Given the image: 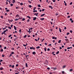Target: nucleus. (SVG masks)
I'll return each instance as SVG.
<instances>
[{"instance_id": "nucleus-23", "label": "nucleus", "mask_w": 74, "mask_h": 74, "mask_svg": "<svg viewBox=\"0 0 74 74\" xmlns=\"http://www.w3.org/2000/svg\"><path fill=\"white\" fill-rule=\"evenodd\" d=\"M11 36H12V34H10V35L9 36V37H11Z\"/></svg>"}, {"instance_id": "nucleus-33", "label": "nucleus", "mask_w": 74, "mask_h": 74, "mask_svg": "<svg viewBox=\"0 0 74 74\" xmlns=\"http://www.w3.org/2000/svg\"><path fill=\"white\" fill-rule=\"evenodd\" d=\"M66 34H67V35H69V34H70V33H69V32L67 33Z\"/></svg>"}, {"instance_id": "nucleus-48", "label": "nucleus", "mask_w": 74, "mask_h": 74, "mask_svg": "<svg viewBox=\"0 0 74 74\" xmlns=\"http://www.w3.org/2000/svg\"><path fill=\"white\" fill-rule=\"evenodd\" d=\"M45 51H47V49H46V48H45Z\"/></svg>"}, {"instance_id": "nucleus-62", "label": "nucleus", "mask_w": 74, "mask_h": 74, "mask_svg": "<svg viewBox=\"0 0 74 74\" xmlns=\"http://www.w3.org/2000/svg\"><path fill=\"white\" fill-rule=\"evenodd\" d=\"M1 18H3V16H1Z\"/></svg>"}, {"instance_id": "nucleus-63", "label": "nucleus", "mask_w": 74, "mask_h": 74, "mask_svg": "<svg viewBox=\"0 0 74 74\" xmlns=\"http://www.w3.org/2000/svg\"><path fill=\"white\" fill-rule=\"evenodd\" d=\"M8 22H11V20H8Z\"/></svg>"}, {"instance_id": "nucleus-10", "label": "nucleus", "mask_w": 74, "mask_h": 74, "mask_svg": "<svg viewBox=\"0 0 74 74\" xmlns=\"http://www.w3.org/2000/svg\"><path fill=\"white\" fill-rule=\"evenodd\" d=\"M14 27L15 30H16V27H15V26H14Z\"/></svg>"}, {"instance_id": "nucleus-21", "label": "nucleus", "mask_w": 74, "mask_h": 74, "mask_svg": "<svg viewBox=\"0 0 74 74\" xmlns=\"http://www.w3.org/2000/svg\"><path fill=\"white\" fill-rule=\"evenodd\" d=\"M13 1L12 2V3H15V0H12Z\"/></svg>"}, {"instance_id": "nucleus-45", "label": "nucleus", "mask_w": 74, "mask_h": 74, "mask_svg": "<svg viewBox=\"0 0 74 74\" xmlns=\"http://www.w3.org/2000/svg\"><path fill=\"white\" fill-rule=\"evenodd\" d=\"M70 47H68L67 48V49H70Z\"/></svg>"}, {"instance_id": "nucleus-60", "label": "nucleus", "mask_w": 74, "mask_h": 74, "mask_svg": "<svg viewBox=\"0 0 74 74\" xmlns=\"http://www.w3.org/2000/svg\"><path fill=\"white\" fill-rule=\"evenodd\" d=\"M70 21H73V19H72V18H70Z\"/></svg>"}, {"instance_id": "nucleus-57", "label": "nucleus", "mask_w": 74, "mask_h": 74, "mask_svg": "<svg viewBox=\"0 0 74 74\" xmlns=\"http://www.w3.org/2000/svg\"><path fill=\"white\" fill-rule=\"evenodd\" d=\"M45 11V9H43L42 10V11Z\"/></svg>"}, {"instance_id": "nucleus-26", "label": "nucleus", "mask_w": 74, "mask_h": 74, "mask_svg": "<svg viewBox=\"0 0 74 74\" xmlns=\"http://www.w3.org/2000/svg\"><path fill=\"white\" fill-rule=\"evenodd\" d=\"M44 40H45V39H44V38H43V39L42 40V41H41L42 42H43V41H44Z\"/></svg>"}, {"instance_id": "nucleus-31", "label": "nucleus", "mask_w": 74, "mask_h": 74, "mask_svg": "<svg viewBox=\"0 0 74 74\" xmlns=\"http://www.w3.org/2000/svg\"><path fill=\"white\" fill-rule=\"evenodd\" d=\"M3 68H0V70H3Z\"/></svg>"}, {"instance_id": "nucleus-7", "label": "nucleus", "mask_w": 74, "mask_h": 74, "mask_svg": "<svg viewBox=\"0 0 74 74\" xmlns=\"http://www.w3.org/2000/svg\"><path fill=\"white\" fill-rule=\"evenodd\" d=\"M59 30L60 32V33H61L62 32V30H61L60 28H59Z\"/></svg>"}, {"instance_id": "nucleus-51", "label": "nucleus", "mask_w": 74, "mask_h": 74, "mask_svg": "<svg viewBox=\"0 0 74 74\" xmlns=\"http://www.w3.org/2000/svg\"><path fill=\"white\" fill-rule=\"evenodd\" d=\"M23 46H24V47H26V45L23 44Z\"/></svg>"}, {"instance_id": "nucleus-4", "label": "nucleus", "mask_w": 74, "mask_h": 74, "mask_svg": "<svg viewBox=\"0 0 74 74\" xmlns=\"http://www.w3.org/2000/svg\"><path fill=\"white\" fill-rule=\"evenodd\" d=\"M36 19H37V18L36 17H34V19H33V20L35 21L36 20Z\"/></svg>"}, {"instance_id": "nucleus-8", "label": "nucleus", "mask_w": 74, "mask_h": 74, "mask_svg": "<svg viewBox=\"0 0 74 74\" xmlns=\"http://www.w3.org/2000/svg\"><path fill=\"white\" fill-rule=\"evenodd\" d=\"M25 18H24L22 19V21H25Z\"/></svg>"}, {"instance_id": "nucleus-61", "label": "nucleus", "mask_w": 74, "mask_h": 74, "mask_svg": "<svg viewBox=\"0 0 74 74\" xmlns=\"http://www.w3.org/2000/svg\"><path fill=\"white\" fill-rule=\"evenodd\" d=\"M55 37H52V39H55Z\"/></svg>"}, {"instance_id": "nucleus-28", "label": "nucleus", "mask_w": 74, "mask_h": 74, "mask_svg": "<svg viewBox=\"0 0 74 74\" xmlns=\"http://www.w3.org/2000/svg\"><path fill=\"white\" fill-rule=\"evenodd\" d=\"M70 33H73V31L71 30L70 31Z\"/></svg>"}, {"instance_id": "nucleus-2", "label": "nucleus", "mask_w": 74, "mask_h": 74, "mask_svg": "<svg viewBox=\"0 0 74 74\" xmlns=\"http://www.w3.org/2000/svg\"><path fill=\"white\" fill-rule=\"evenodd\" d=\"M27 18H29V19H31V17H30L29 16H27Z\"/></svg>"}, {"instance_id": "nucleus-58", "label": "nucleus", "mask_w": 74, "mask_h": 74, "mask_svg": "<svg viewBox=\"0 0 74 74\" xmlns=\"http://www.w3.org/2000/svg\"><path fill=\"white\" fill-rule=\"evenodd\" d=\"M71 23H73V22H74V21L72 20V21H71Z\"/></svg>"}, {"instance_id": "nucleus-9", "label": "nucleus", "mask_w": 74, "mask_h": 74, "mask_svg": "<svg viewBox=\"0 0 74 74\" xmlns=\"http://www.w3.org/2000/svg\"><path fill=\"white\" fill-rule=\"evenodd\" d=\"M40 19L42 21H43V20H44V18H41Z\"/></svg>"}, {"instance_id": "nucleus-46", "label": "nucleus", "mask_w": 74, "mask_h": 74, "mask_svg": "<svg viewBox=\"0 0 74 74\" xmlns=\"http://www.w3.org/2000/svg\"><path fill=\"white\" fill-rule=\"evenodd\" d=\"M11 53L12 54H14V52H12Z\"/></svg>"}, {"instance_id": "nucleus-49", "label": "nucleus", "mask_w": 74, "mask_h": 74, "mask_svg": "<svg viewBox=\"0 0 74 74\" xmlns=\"http://www.w3.org/2000/svg\"><path fill=\"white\" fill-rule=\"evenodd\" d=\"M35 41H38V40H37V39H35Z\"/></svg>"}, {"instance_id": "nucleus-53", "label": "nucleus", "mask_w": 74, "mask_h": 74, "mask_svg": "<svg viewBox=\"0 0 74 74\" xmlns=\"http://www.w3.org/2000/svg\"><path fill=\"white\" fill-rule=\"evenodd\" d=\"M62 73L63 74H64V71H62Z\"/></svg>"}, {"instance_id": "nucleus-14", "label": "nucleus", "mask_w": 74, "mask_h": 74, "mask_svg": "<svg viewBox=\"0 0 74 74\" xmlns=\"http://www.w3.org/2000/svg\"><path fill=\"white\" fill-rule=\"evenodd\" d=\"M27 37V35H25V36H24L23 37L24 38H26Z\"/></svg>"}, {"instance_id": "nucleus-55", "label": "nucleus", "mask_w": 74, "mask_h": 74, "mask_svg": "<svg viewBox=\"0 0 74 74\" xmlns=\"http://www.w3.org/2000/svg\"><path fill=\"white\" fill-rule=\"evenodd\" d=\"M19 32H20V33H21V29H20L19 30Z\"/></svg>"}, {"instance_id": "nucleus-11", "label": "nucleus", "mask_w": 74, "mask_h": 74, "mask_svg": "<svg viewBox=\"0 0 74 74\" xmlns=\"http://www.w3.org/2000/svg\"><path fill=\"white\" fill-rule=\"evenodd\" d=\"M25 58H26L27 60H28V58H27V55H25Z\"/></svg>"}, {"instance_id": "nucleus-32", "label": "nucleus", "mask_w": 74, "mask_h": 74, "mask_svg": "<svg viewBox=\"0 0 74 74\" xmlns=\"http://www.w3.org/2000/svg\"><path fill=\"white\" fill-rule=\"evenodd\" d=\"M8 28L9 29H10V30H11V27H8Z\"/></svg>"}, {"instance_id": "nucleus-34", "label": "nucleus", "mask_w": 74, "mask_h": 74, "mask_svg": "<svg viewBox=\"0 0 74 74\" xmlns=\"http://www.w3.org/2000/svg\"><path fill=\"white\" fill-rule=\"evenodd\" d=\"M13 5H13V4H12V3H11V4H10V6H13Z\"/></svg>"}, {"instance_id": "nucleus-12", "label": "nucleus", "mask_w": 74, "mask_h": 74, "mask_svg": "<svg viewBox=\"0 0 74 74\" xmlns=\"http://www.w3.org/2000/svg\"><path fill=\"white\" fill-rule=\"evenodd\" d=\"M33 12H37V10H34L33 11Z\"/></svg>"}, {"instance_id": "nucleus-54", "label": "nucleus", "mask_w": 74, "mask_h": 74, "mask_svg": "<svg viewBox=\"0 0 74 74\" xmlns=\"http://www.w3.org/2000/svg\"><path fill=\"white\" fill-rule=\"evenodd\" d=\"M23 3H20V5H23Z\"/></svg>"}, {"instance_id": "nucleus-40", "label": "nucleus", "mask_w": 74, "mask_h": 74, "mask_svg": "<svg viewBox=\"0 0 74 74\" xmlns=\"http://www.w3.org/2000/svg\"><path fill=\"white\" fill-rule=\"evenodd\" d=\"M7 49V47H4V49Z\"/></svg>"}, {"instance_id": "nucleus-25", "label": "nucleus", "mask_w": 74, "mask_h": 74, "mask_svg": "<svg viewBox=\"0 0 74 74\" xmlns=\"http://www.w3.org/2000/svg\"><path fill=\"white\" fill-rule=\"evenodd\" d=\"M16 17H17V16H19V14H17L16 16Z\"/></svg>"}, {"instance_id": "nucleus-5", "label": "nucleus", "mask_w": 74, "mask_h": 74, "mask_svg": "<svg viewBox=\"0 0 74 74\" xmlns=\"http://www.w3.org/2000/svg\"><path fill=\"white\" fill-rule=\"evenodd\" d=\"M25 66L26 67H28V65H27V63H25Z\"/></svg>"}, {"instance_id": "nucleus-6", "label": "nucleus", "mask_w": 74, "mask_h": 74, "mask_svg": "<svg viewBox=\"0 0 74 74\" xmlns=\"http://www.w3.org/2000/svg\"><path fill=\"white\" fill-rule=\"evenodd\" d=\"M45 15V14H42V15H41V16L42 17V16H44V15Z\"/></svg>"}, {"instance_id": "nucleus-3", "label": "nucleus", "mask_w": 74, "mask_h": 74, "mask_svg": "<svg viewBox=\"0 0 74 74\" xmlns=\"http://www.w3.org/2000/svg\"><path fill=\"white\" fill-rule=\"evenodd\" d=\"M32 54H33V55H35V54H36V53L35 51H34L32 53Z\"/></svg>"}, {"instance_id": "nucleus-30", "label": "nucleus", "mask_w": 74, "mask_h": 74, "mask_svg": "<svg viewBox=\"0 0 74 74\" xmlns=\"http://www.w3.org/2000/svg\"><path fill=\"white\" fill-rule=\"evenodd\" d=\"M36 7H34V8L33 9V10H36Z\"/></svg>"}, {"instance_id": "nucleus-29", "label": "nucleus", "mask_w": 74, "mask_h": 74, "mask_svg": "<svg viewBox=\"0 0 74 74\" xmlns=\"http://www.w3.org/2000/svg\"><path fill=\"white\" fill-rule=\"evenodd\" d=\"M5 56V55L4 54L2 55V57H4Z\"/></svg>"}, {"instance_id": "nucleus-17", "label": "nucleus", "mask_w": 74, "mask_h": 74, "mask_svg": "<svg viewBox=\"0 0 74 74\" xmlns=\"http://www.w3.org/2000/svg\"><path fill=\"white\" fill-rule=\"evenodd\" d=\"M29 30V31H28V33H29H29H30V28Z\"/></svg>"}, {"instance_id": "nucleus-35", "label": "nucleus", "mask_w": 74, "mask_h": 74, "mask_svg": "<svg viewBox=\"0 0 74 74\" xmlns=\"http://www.w3.org/2000/svg\"><path fill=\"white\" fill-rule=\"evenodd\" d=\"M16 35H14V37H16V38H17V36H16Z\"/></svg>"}, {"instance_id": "nucleus-42", "label": "nucleus", "mask_w": 74, "mask_h": 74, "mask_svg": "<svg viewBox=\"0 0 74 74\" xmlns=\"http://www.w3.org/2000/svg\"><path fill=\"white\" fill-rule=\"evenodd\" d=\"M28 2H29L30 4L32 3V2L31 1H28Z\"/></svg>"}, {"instance_id": "nucleus-47", "label": "nucleus", "mask_w": 74, "mask_h": 74, "mask_svg": "<svg viewBox=\"0 0 74 74\" xmlns=\"http://www.w3.org/2000/svg\"><path fill=\"white\" fill-rule=\"evenodd\" d=\"M53 2H54V3H55V2L56 1V0H53Z\"/></svg>"}, {"instance_id": "nucleus-27", "label": "nucleus", "mask_w": 74, "mask_h": 74, "mask_svg": "<svg viewBox=\"0 0 74 74\" xmlns=\"http://www.w3.org/2000/svg\"><path fill=\"white\" fill-rule=\"evenodd\" d=\"M12 68H14V67H15V66H14V65H13L12 66Z\"/></svg>"}, {"instance_id": "nucleus-37", "label": "nucleus", "mask_w": 74, "mask_h": 74, "mask_svg": "<svg viewBox=\"0 0 74 74\" xmlns=\"http://www.w3.org/2000/svg\"><path fill=\"white\" fill-rule=\"evenodd\" d=\"M29 7H30V8H32V5H29Z\"/></svg>"}, {"instance_id": "nucleus-41", "label": "nucleus", "mask_w": 74, "mask_h": 74, "mask_svg": "<svg viewBox=\"0 0 74 74\" xmlns=\"http://www.w3.org/2000/svg\"><path fill=\"white\" fill-rule=\"evenodd\" d=\"M50 51V49H49V48L47 49V51Z\"/></svg>"}, {"instance_id": "nucleus-56", "label": "nucleus", "mask_w": 74, "mask_h": 74, "mask_svg": "<svg viewBox=\"0 0 74 74\" xmlns=\"http://www.w3.org/2000/svg\"><path fill=\"white\" fill-rule=\"evenodd\" d=\"M5 29H6V28H3V30H5Z\"/></svg>"}, {"instance_id": "nucleus-24", "label": "nucleus", "mask_w": 74, "mask_h": 74, "mask_svg": "<svg viewBox=\"0 0 74 74\" xmlns=\"http://www.w3.org/2000/svg\"><path fill=\"white\" fill-rule=\"evenodd\" d=\"M6 12H10V10H6Z\"/></svg>"}, {"instance_id": "nucleus-36", "label": "nucleus", "mask_w": 74, "mask_h": 74, "mask_svg": "<svg viewBox=\"0 0 74 74\" xmlns=\"http://www.w3.org/2000/svg\"><path fill=\"white\" fill-rule=\"evenodd\" d=\"M12 56V54H10V55L9 56V57H11Z\"/></svg>"}, {"instance_id": "nucleus-50", "label": "nucleus", "mask_w": 74, "mask_h": 74, "mask_svg": "<svg viewBox=\"0 0 74 74\" xmlns=\"http://www.w3.org/2000/svg\"><path fill=\"white\" fill-rule=\"evenodd\" d=\"M70 71H73V69H71L70 70Z\"/></svg>"}, {"instance_id": "nucleus-64", "label": "nucleus", "mask_w": 74, "mask_h": 74, "mask_svg": "<svg viewBox=\"0 0 74 74\" xmlns=\"http://www.w3.org/2000/svg\"><path fill=\"white\" fill-rule=\"evenodd\" d=\"M1 52H3V49H1Z\"/></svg>"}, {"instance_id": "nucleus-59", "label": "nucleus", "mask_w": 74, "mask_h": 74, "mask_svg": "<svg viewBox=\"0 0 74 74\" xmlns=\"http://www.w3.org/2000/svg\"><path fill=\"white\" fill-rule=\"evenodd\" d=\"M65 67H66V66H63V68H65Z\"/></svg>"}, {"instance_id": "nucleus-18", "label": "nucleus", "mask_w": 74, "mask_h": 74, "mask_svg": "<svg viewBox=\"0 0 74 74\" xmlns=\"http://www.w3.org/2000/svg\"><path fill=\"white\" fill-rule=\"evenodd\" d=\"M40 48V46H38V47H36V48H37H37L38 49H39V48Z\"/></svg>"}, {"instance_id": "nucleus-38", "label": "nucleus", "mask_w": 74, "mask_h": 74, "mask_svg": "<svg viewBox=\"0 0 74 74\" xmlns=\"http://www.w3.org/2000/svg\"><path fill=\"white\" fill-rule=\"evenodd\" d=\"M54 50H55L56 49H55V48H52Z\"/></svg>"}, {"instance_id": "nucleus-22", "label": "nucleus", "mask_w": 74, "mask_h": 74, "mask_svg": "<svg viewBox=\"0 0 74 74\" xmlns=\"http://www.w3.org/2000/svg\"><path fill=\"white\" fill-rule=\"evenodd\" d=\"M59 53V51H58L56 53V54H58Z\"/></svg>"}, {"instance_id": "nucleus-43", "label": "nucleus", "mask_w": 74, "mask_h": 74, "mask_svg": "<svg viewBox=\"0 0 74 74\" xmlns=\"http://www.w3.org/2000/svg\"><path fill=\"white\" fill-rule=\"evenodd\" d=\"M68 18H70V16H67Z\"/></svg>"}, {"instance_id": "nucleus-13", "label": "nucleus", "mask_w": 74, "mask_h": 74, "mask_svg": "<svg viewBox=\"0 0 74 74\" xmlns=\"http://www.w3.org/2000/svg\"><path fill=\"white\" fill-rule=\"evenodd\" d=\"M29 21H30V19H28L27 20V22H29Z\"/></svg>"}, {"instance_id": "nucleus-16", "label": "nucleus", "mask_w": 74, "mask_h": 74, "mask_svg": "<svg viewBox=\"0 0 74 74\" xmlns=\"http://www.w3.org/2000/svg\"><path fill=\"white\" fill-rule=\"evenodd\" d=\"M58 43H60L61 42V40H60L58 42Z\"/></svg>"}, {"instance_id": "nucleus-15", "label": "nucleus", "mask_w": 74, "mask_h": 74, "mask_svg": "<svg viewBox=\"0 0 74 74\" xmlns=\"http://www.w3.org/2000/svg\"><path fill=\"white\" fill-rule=\"evenodd\" d=\"M38 7H40L41 5H40V4H38Z\"/></svg>"}, {"instance_id": "nucleus-1", "label": "nucleus", "mask_w": 74, "mask_h": 74, "mask_svg": "<svg viewBox=\"0 0 74 74\" xmlns=\"http://www.w3.org/2000/svg\"><path fill=\"white\" fill-rule=\"evenodd\" d=\"M49 8H51V10L53 9V7H52V6L50 5L49 6Z\"/></svg>"}, {"instance_id": "nucleus-52", "label": "nucleus", "mask_w": 74, "mask_h": 74, "mask_svg": "<svg viewBox=\"0 0 74 74\" xmlns=\"http://www.w3.org/2000/svg\"><path fill=\"white\" fill-rule=\"evenodd\" d=\"M45 45H47V43H46V42H45Z\"/></svg>"}, {"instance_id": "nucleus-19", "label": "nucleus", "mask_w": 74, "mask_h": 74, "mask_svg": "<svg viewBox=\"0 0 74 74\" xmlns=\"http://www.w3.org/2000/svg\"><path fill=\"white\" fill-rule=\"evenodd\" d=\"M65 40L66 41H69L68 39H65Z\"/></svg>"}, {"instance_id": "nucleus-20", "label": "nucleus", "mask_w": 74, "mask_h": 74, "mask_svg": "<svg viewBox=\"0 0 74 74\" xmlns=\"http://www.w3.org/2000/svg\"><path fill=\"white\" fill-rule=\"evenodd\" d=\"M11 49L12 50V51H14V47L12 48Z\"/></svg>"}, {"instance_id": "nucleus-44", "label": "nucleus", "mask_w": 74, "mask_h": 74, "mask_svg": "<svg viewBox=\"0 0 74 74\" xmlns=\"http://www.w3.org/2000/svg\"><path fill=\"white\" fill-rule=\"evenodd\" d=\"M16 58H19L18 55H16Z\"/></svg>"}, {"instance_id": "nucleus-39", "label": "nucleus", "mask_w": 74, "mask_h": 74, "mask_svg": "<svg viewBox=\"0 0 74 74\" xmlns=\"http://www.w3.org/2000/svg\"><path fill=\"white\" fill-rule=\"evenodd\" d=\"M50 31H51V32H52V31H53V29H50Z\"/></svg>"}]
</instances>
